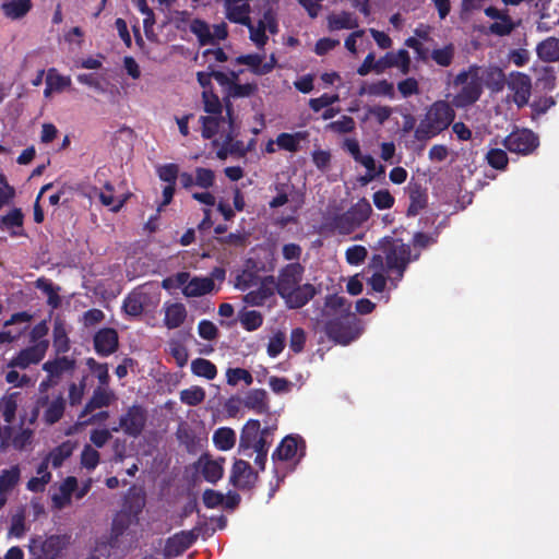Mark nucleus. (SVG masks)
I'll return each mask as SVG.
<instances>
[{"label": "nucleus", "mask_w": 559, "mask_h": 559, "mask_svg": "<svg viewBox=\"0 0 559 559\" xmlns=\"http://www.w3.org/2000/svg\"><path fill=\"white\" fill-rule=\"evenodd\" d=\"M454 86H462L454 96V104L457 107H466L475 104L481 96L484 87L491 94L503 91L507 79L498 66L481 67L471 64L468 69L462 70L453 80Z\"/></svg>", "instance_id": "obj_1"}, {"label": "nucleus", "mask_w": 559, "mask_h": 559, "mask_svg": "<svg viewBox=\"0 0 559 559\" xmlns=\"http://www.w3.org/2000/svg\"><path fill=\"white\" fill-rule=\"evenodd\" d=\"M305 266L293 262L280 269L274 276L275 292L284 300L288 309H300L320 294V286L310 283L302 284Z\"/></svg>", "instance_id": "obj_2"}, {"label": "nucleus", "mask_w": 559, "mask_h": 559, "mask_svg": "<svg viewBox=\"0 0 559 559\" xmlns=\"http://www.w3.org/2000/svg\"><path fill=\"white\" fill-rule=\"evenodd\" d=\"M381 249L384 257L382 254H373L369 262V267L378 272H382L385 269L386 272L394 273V276L390 277V282L393 287H396L413 260L411 247L402 242V240L385 237L381 240Z\"/></svg>", "instance_id": "obj_3"}, {"label": "nucleus", "mask_w": 559, "mask_h": 559, "mask_svg": "<svg viewBox=\"0 0 559 559\" xmlns=\"http://www.w3.org/2000/svg\"><path fill=\"white\" fill-rule=\"evenodd\" d=\"M455 116V110L448 102L436 100L427 108L415 129V140L426 144L445 131L453 123Z\"/></svg>", "instance_id": "obj_4"}, {"label": "nucleus", "mask_w": 559, "mask_h": 559, "mask_svg": "<svg viewBox=\"0 0 559 559\" xmlns=\"http://www.w3.org/2000/svg\"><path fill=\"white\" fill-rule=\"evenodd\" d=\"M371 213L372 207L370 203L366 199H361L346 212L329 217L325 226L340 235H349L367 222Z\"/></svg>", "instance_id": "obj_5"}, {"label": "nucleus", "mask_w": 559, "mask_h": 559, "mask_svg": "<svg viewBox=\"0 0 559 559\" xmlns=\"http://www.w3.org/2000/svg\"><path fill=\"white\" fill-rule=\"evenodd\" d=\"M356 321L354 313H341V316L328 319L324 322L323 331L333 342L348 345L358 336Z\"/></svg>", "instance_id": "obj_6"}, {"label": "nucleus", "mask_w": 559, "mask_h": 559, "mask_svg": "<svg viewBox=\"0 0 559 559\" xmlns=\"http://www.w3.org/2000/svg\"><path fill=\"white\" fill-rule=\"evenodd\" d=\"M64 547V536H35L29 540L28 551L31 559H57Z\"/></svg>", "instance_id": "obj_7"}, {"label": "nucleus", "mask_w": 559, "mask_h": 559, "mask_svg": "<svg viewBox=\"0 0 559 559\" xmlns=\"http://www.w3.org/2000/svg\"><path fill=\"white\" fill-rule=\"evenodd\" d=\"M502 144L510 153L530 155L539 146V138L530 129H518L507 135Z\"/></svg>", "instance_id": "obj_8"}, {"label": "nucleus", "mask_w": 559, "mask_h": 559, "mask_svg": "<svg viewBox=\"0 0 559 559\" xmlns=\"http://www.w3.org/2000/svg\"><path fill=\"white\" fill-rule=\"evenodd\" d=\"M201 526L190 531H180L168 537L165 542L163 554L166 558H176L189 549L199 538Z\"/></svg>", "instance_id": "obj_9"}, {"label": "nucleus", "mask_w": 559, "mask_h": 559, "mask_svg": "<svg viewBox=\"0 0 559 559\" xmlns=\"http://www.w3.org/2000/svg\"><path fill=\"white\" fill-rule=\"evenodd\" d=\"M306 454V442L298 435L286 436L272 453L273 462L300 461Z\"/></svg>", "instance_id": "obj_10"}, {"label": "nucleus", "mask_w": 559, "mask_h": 559, "mask_svg": "<svg viewBox=\"0 0 559 559\" xmlns=\"http://www.w3.org/2000/svg\"><path fill=\"white\" fill-rule=\"evenodd\" d=\"M259 479V475L254 472L245 460H236L233 464L229 481L239 490L252 489Z\"/></svg>", "instance_id": "obj_11"}, {"label": "nucleus", "mask_w": 559, "mask_h": 559, "mask_svg": "<svg viewBox=\"0 0 559 559\" xmlns=\"http://www.w3.org/2000/svg\"><path fill=\"white\" fill-rule=\"evenodd\" d=\"M48 341H39L36 344L21 349L8 364L9 368L26 369L31 365L38 364L46 355Z\"/></svg>", "instance_id": "obj_12"}, {"label": "nucleus", "mask_w": 559, "mask_h": 559, "mask_svg": "<svg viewBox=\"0 0 559 559\" xmlns=\"http://www.w3.org/2000/svg\"><path fill=\"white\" fill-rule=\"evenodd\" d=\"M146 424V412L141 405H132L119 418V426L129 437H139Z\"/></svg>", "instance_id": "obj_13"}, {"label": "nucleus", "mask_w": 559, "mask_h": 559, "mask_svg": "<svg viewBox=\"0 0 559 559\" xmlns=\"http://www.w3.org/2000/svg\"><path fill=\"white\" fill-rule=\"evenodd\" d=\"M507 84L513 92V102L515 105L520 108L527 105L532 91V80L530 75L513 71L510 73V79L507 81Z\"/></svg>", "instance_id": "obj_14"}, {"label": "nucleus", "mask_w": 559, "mask_h": 559, "mask_svg": "<svg viewBox=\"0 0 559 559\" xmlns=\"http://www.w3.org/2000/svg\"><path fill=\"white\" fill-rule=\"evenodd\" d=\"M94 349L100 357H108L119 347L118 332L114 328H103L93 337Z\"/></svg>", "instance_id": "obj_15"}, {"label": "nucleus", "mask_w": 559, "mask_h": 559, "mask_svg": "<svg viewBox=\"0 0 559 559\" xmlns=\"http://www.w3.org/2000/svg\"><path fill=\"white\" fill-rule=\"evenodd\" d=\"M274 276H264L257 289L247 293L242 300L245 304L253 307L263 306L270 298L275 295Z\"/></svg>", "instance_id": "obj_16"}, {"label": "nucleus", "mask_w": 559, "mask_h": 559, "mask_svg": "<svg viewBox=\"0 0 559 559\" xmlns=\"http://www.w3.org/2000/svg\"><path fill=\"white\" fill-rule=\"evenodd\" d=\"M37 406H46V409L43 414V420L47 425H53L63 417L66 411V400L62 394H59L55 400L50 402L49 396L44 395L37 400Z\"/></svg>", "instance_id": "obj_17"}, {"label": "nucleus", "mask_w": 559, "mask_h": 559, "mask_svg": "<svg viewBox=\"0 0 559 559\" xmlns=\"http://www.w3.org/2000/svg\"><path fill=\"white\" fill-rule=\"evenodd\" d=\"M399 68L403 74L409 72L411 57L407 50L400 49L396 53L388 52L376 61V72L381 73L389 68Z\"/></svg>", "instance_id": "obj_18"}, {"label": "nucleus", "mask_w": 559, "mask_h": 559, "mask_svg": "<svg viewBox=\"0 0 559 559\" xmlns=\"http://www.w3.org/2000/svg\"><path fill=\"white\" fill-rule=\"evenodd\" d=\"M250 1L251 0H224L226 19L231 23L249 26L251 20Z\"/></svg>", "instance_id": "obj_19"}, {"label": "nucleus", "mask_w": 559, "mask_h": 559, "mask_svg": "<svg viewBox=\"0 0 559 559\" xmlns=\"http://www.w3.org/2000/svg\"><path fill=\"white\" fill-rule=\"evenodd\" d=\"M262 432L261 424L258 419H249L241 429L240 439H239V453L251 457L252 456V445H254L255 441L259 439L260 433Z\"/></svg>", "instance_id": "obj_20"}, {"label": "nucleus", "mask_w": 559, "mask_h": 559, "mask_svg": "<svg viewBox=\"0 0 559 559\" xmlns=\"http://www.w3.org/2000/svg\"><path fill=\"white\" fill-rule=\"evenodd\" d=\"M115 399V393L111 390L104 386H97L79 414V419L85 418L97 408L108 407Z\"/></svg>", "instance_id": "obj_21"}, {"label": "nucleus", "mask_w": 559, "mask_h": 559, "mask_svg": "<svg viewBox=\"0 0 559 559\" xmlns=\"http://www.w3.org/2000/svg\"><path fill=\"white\" fill-rule=\"evenodd\" d=\"M24 214L20 207L10 210L7 214L0 216V229L8 231L11 237H23Z\"/></svg>", "instance_id": "obj_22"}, {"label": "nucleus", "mask_w": 559, "mask_h": 559, "mask_svg": "<svg viewBox=\"0 0 559 559\" xmlns=\"http://www.w3.org/2000/svg\"><path fill=\"white\" fill-rule=\"evenodd\" d=\"M409 205L407 207V215L415 216L427 205L428 195L426 189L420 183H411L408 186Z\"/></svg>", "instance_id": "obj_23"}, {"label": "nucleus", "mask_w": 559, "mask_h": 559, "mask_svg": "<svg viewBox=\"0 0 559 559\" xmlns=\"http://www.w3.org/2000/svg\"><path fill=\"white\" fill-rule=\"evenodd\" d=\"M242 404L257 414H264L269 411L267 393L264 389H252L245 395Z\"/></svg>", "instance_id": "obj_24"}, {"label": "nucleus", "mask_w": 559, "mask_h": 559, "mask_svg": "<svg viewBox=\"0 0 559 559\" xmlns=\"http://www.w3.org/2000/svg\"><path fill=\"white\" fill-rule=\"evenodd\" d=\"M74 369L75 360L68 356L57 357L43 364V370L46 371L50 378H59L64 372H71Z\"/></svg>", "instance_id": "obj_25"}, {"label": "nucleus", "mask_w": 559, "mask_h": 559, "mask_svg": "<svg viewBox=\"0 0 559 559\" xmlns=\"http://www.w3.org/2000/svg\"><path fill=\"white\" fill-rule=\"evenodd\" d=\"M33 8L32 0H10L2 3L1 9L5 17L21 20L26 16Z\"/></svg>", "instance_id": "obj_26"}, {"label": "nucleus", "mask_w": 559, "mask_h": 559, "mask_svg": "<svg viewBox=\"0 0 559 559\" xmlns=\"http://www.w3.org/2000/svg\"><path fill=\"white\" fill-rule=\"evenodd\" d=\"M359 26L358 19L350 12L342 11L338 14L332 13L328 16L330 31L354 29Z\"/></svg>", "instance_id": "obj_27"}, {"label": "nucleus", "mask_w": 559, "mask_h": 559, "mask_svg": "<svg viewBox=\"0 0 559 559\" xmlns=\"http://www.w3.org/2000/svg\"><path fill=\"white\" fill-rule=\"evenodd\" d=\"M187 319L186 306L181 302H174L165 308L164 324L167 329L179 328Z\"/></svg>", "instance_id": "obj_28"}, {"label": "nucleus", "mask_w": 559, "mask_h": 559, "mask_svg": "<svg viewBox=\"0 0 559 559\" xmlns=\"http://www.w3.org/2000/svg\"><path fill=\"white\" fill-rule=\"evenodd\" d=\"M214 289V281L211 277H192L182 288L187 297H199L211 293Z\"/></svg>", "instance_id": "obj_29"}, {"label": "nucleus", "mask_w": 559, "mask_h": 559, "mask_svg": "<svg viewBox=\"0 0 559 559\" xmlns=\"http://www.w3.org/2000/svg\"><path fill=\"white\" fill-rule=\"evenodd\" d=\"M78 489V479L74 476H68L59 487V493L53 495L52 501L59 509L71 502L72 493Z\"/></svg>", "instance_id": "obj_30"}, {"label": "nucleus", "mask_w": 559, "mask_h": 559, "mask_svg": "<svg viewBox=\"0 0 559 559\" xmlns=\"http://www.w3.org/2000/svg\"><path fill=\"white\" fill-rule=\"evenodd\" d=\"M537 56L545 62L559 60V38L549 37L537 45Z\"/></svg>", "instance_id": "obj_31"}, {"label": "nucleus", "mask_w": 559, "mask_h": 559, "mask_svg": "<svg viewBox=\"0 0 559 559\" xmlns=\"http://www.w3.org/2000/svg\"><path fill=\"white\" fill-rule=\"evenodd\" d=\"M213 442L221 451H228L236 444V432L229 427H221L213 433Z\"/></svg>", "instance_id": "obj_32"}, {"label": "nucleus", "mask_w": 559, "mask_h": 559, "mask_svg": "<svg viewBox=\"0 0 559 559\" xmlns=\"http://www.w3.org/2000/svg\"><path fill=\"white\" fill-rule=\"evenodd\" d=\"M190 31L197 36L201 46L214 45V36L212 35L210 25L205 21L201 19L192 20Z\"/></svg>", "instance_id": "obj_33"}, {"label": "nucleus", "mask_w": 559, "mask_h": 559, "mask_svg": "<svg viewBox=\"0 0 559 559\" xmlns=\"http://www.w3.org/2000/svg\"><path fill=\"white\" fill-rule=\"evenodd\" d=\"M36 288L41 290L47 296V304L53 309L61 305V298L59 296L60 287L55 286L49 280L40 277L35 283Z\"/></svg>", "instance_id": "obj_34"}, {"label": "nucleus", "mask_w": 559, "mask_h": 559, "mask_svg": "<svg viewBox=\"0 0 559 559\" xmlns=\"http://www.w3.org/2000/svg\"><path fill=\"white\" fill-rule=\"evenodd\" d=\"M237 64H246L255 75H264L270 73L269 66H262V57L258 53L241 55L235 59Z\"/></svg>", "instance_id": "obj_35"}, {"label": "nucleus", "mask_w": 559, "mask_h": 559, "mask_svg": "<svg viewBox=\"0 0 559 559\" xmlns=\"http://www.w3.org/2000/svg\"><path fill=\"white\" fill-rule=\"evenodd\" d=\"M144 299L145 295L142 293H131L124 300L122 308L124 312L131 317H139L144 311Z\"/></svg>", "instance_id": "obj_36"}, {"label": "nucleus", "mask_w": 559, "mask_h": 559, "mask_svg": "<svg viewBox=\"0 0 559 559\" xmlns=\"http://www.w3.org/2000/svg\"><path fill=\"white\" fill-rule=\"evenodd\" d=\"M331 311H333L335 316H341V313H352L350 304L345 297L329 295L325 298L324 316H329Z\"/></svg>", "instance_id": "obj_37"}, {"label": "nucleus", "mask_w": 559, "mask_h": 559, "mask_svg": "<svg viewBox=\"0 0 559 559\" xmlns=\"http://www.w3.org/2000/svg\"><path fill=\"white\" fill-rule=\"evenodd\" d=\"M191 371L198 377H203L207 380H213L217 374L216 366L209 359L195 358L191 362Z\"/></svg>", "instance_id": "obj_38"}, {"label": "nucleus", "mask_w": 559, "mask_h": 559, "mask_svg": "<svg viewBox=\"0 0 559 559\" xmlns=\"http://www.w3.org/2000/svg\"><path fill=\"white\" fill-rule=\"evenodd\" d=\"M225 118L223 116H201L199 121L202 124V138L205 140L213 139L219 129L222 122H224Z\"/></svg>", "instance_id": "obj_39"}, {"label": "nucleus", "mask_w": 559, "mask_h": 559, "mask_svg": "<svg viewBox=\"0 0 559 559\" xmlns=\"http://www.w3.org/2000/svg\"><path fill=\"white\" fill-rule=\"evenodd\" d=\"M73 453V445L70 441H66L61 443L60 445L56 447L53 450L50 451L48 455V460L51 463L53 468L60 467L63 462L70 457Z\"/></svg>", "instance_id": "obj_40"}, {"label": "nucleus", "mask_w": 559, "mask_h": 559, "mask_svg": "<svg viewBox=\"0 0 559 559\" xmlns=\"http://www.w3.org/2000/svg\"><path fill=\"white\" fill-rule=\"evenodd\" d=\"M202 100L205 112L212 116H222L224 102H221L219 97L214 93L213 90L203 91Z\"/></svg>", "instance_id": "obj_41"}, {"label": "nucleus", "mask_w": 559, "mask_h": 559, "mask_svg": "<svg viewBox=\"0 0 559 559\" xmlns=\"http://www.w3.org/2000/svg\"><path fill=\"white\" fill-rule=\"evenodd\" d=\"M16 397L17 393H12L2 397L0 401V413L7 424H11L15 418V413L17 409Z\"/></svg>", "instance_id": "obj_42"}, {"label": "nucleus", "mask_w": 559, "mask_h": 559, "mask_svg": "<svg viewBox=\"0 0 559 559\" xmlns=\"http://www.w3.org/2000/svg\"><path fill=\"white\" fill-rule=\"evenodd\" d=\"M239 321L246 331L253 332L262 326L263 316L257 310H248L240 313Z\"/></svg>", "instance_id": "obj_43"}, {"label": "nucleus", "mask_w": 559, "mask_h": 559, "mask_svg": "<svg viewBox=\"0 0 559 559\" xmlns=\"http://www.w3.org/2000/svg\"><path fill=\"white\" fill-rule=\"evenodd\" d=\"M205 400V391L203 388L193 385L180 392V401L189 406H197Z\"/></svg>", "instance_id": "obj_44"}, {"label": "nucleus", "mask_w": 559, "mask_h": 559, "mask_svg": "<svg viewBox=\"0 0 559 559\" xmlns=\"http://www.w3.org/2000/svg\"><path fill=\"white\" fill-rule=\"evenodd\" d=\"M71 78L60 74L57 69L50 68L47 71L46 84L55 88V92H62L71 86Z\"/></svg>", "instance_id": "obj_45"}, {"label": "nucleus", "mask_w": 559, "mask_h": 559, "mask_svg": "<svg viewBox=\"0 0 559 559\" xmlns=\"http://www.w3.org/2000/svg\"><path fill=\"white\" fill-rule=\"evenodd\" d=\"M302 138L300 132L294 134L283 132L277 135L276 143L280 148L295 153L299 150V142Z\"/></svg>", "instance_id": "obj_46"}, {"label": "nucleus", "mask_w": 559, "mask_h": 559, "mask_svg": "<svg viewBox=\"0 0 559 559\" xmlns=\"http://www.w3.org/2000/svg\"><path fill=\"white\" fill-rule=\"evenodd\" d=\"M224 474L223 465L218 461L207 460L202 467V475L209 483H217Z\"/></svg>", "instance_id": "obj_47"}, {"label": "nucleus", "mask_w": 559, "mask_h": 559, "mask_svg": "<svg viewBox=\"0 0 559 559\" xmlns=\"http://www.w3.org/2000/svg\"><path fill=\"white\" fill-rule=\"evenodd\" d=\"M20 480L19 466L2 471L0 475V492H8L15 487Z\"/></svg>", "instance_id": "obj_48"}, {"label": "nucleus", "mask_w": 559, "mask_h": 559, "mask_svg": "<svg viewBox=\"0 0 559 559\" xmlns=\"http://www.w3.org/2000/svg\"><path fill=\"white\" fill-rule=\"evenodd\" d=\"M486 160L490 167L497 170H504L509 163L506 151L501 148H490L486 154Z\"/></svg>", "instance_id": "obj_49"}, {"label": "nucleus", "mask_w": 559, "mask_h": 559, "mask_svg": "<svg viewBox=\"0 0 559 559\" xmlns=\"http://www.w3.org/2000/svg\"><path fill=\"white\" fill-rule=\"evenodd\" d=\"M454 46L453 44H448L443 48L433 49L431 52L432 60L440 67H449L454 58Z\"/></svg>", "instance_id": "obj_50"}, {"label": "nucleus", "mask_w": 559, "mask_h": 559, "mask_svg": "<svg viewBox=\"0 0 559 559\" xmlns=\"http://www.w3.org/2000/svg\"><path fill=\"white\" fill-rule=\"evenodd\" d=\"M258 91V85L255 83H246V84H233L227 91L224 97L230 98H242L249 97L253 95Z\"/></svg>", "instance_id": "obj_51"}, {"label": "nucleus", "mask_w": 559, "mask_h": 559, "mask_svg": "<svg viewBox=\"0 0 559 559\" xmlns=\"http://www.w3.org/2000/svg\"><path fill=\"white\" fill-rule=\"evenodd\" d=\"M53 347L58 354H64L70 349V340L62 324L53 326Z\"/></svg>", "instance_id": "obj_52"}, {"label": "nucleus", "mask_w": 559, "mask_h": 559, "mask_svg": "<svg viewBox=\"0 0 559 559\" xmlns=\"http://www.w3.org/2000/svg\"><path fill=\"white\" fill-rule=\"evenodd\" d=\"M227 383L229 385H236L239 381H243L247 385H251L253 382L252 374L243 368H229L226 372Z\"/></svg>", "instance_id": "obj_53"}, {"label": "nucleus", "mask_w": 559, "mask_h": 559, "mask_svg": "<svg viewBox=\"0 0 559 559\" xmlns=\"http://www.w3.org/2000/svg\"><path fill=\"white\" fill-rule=\"evenodd\" d=\"M158 178L167 185H176L179 176V166L175 163L162 165L156 170Z\"/></svg>", "instance_id": "obj_54"}, {"label": "nucleus", "mask_w": 559, "mask_h": 559, "mask_svg": "<svg viewBox=\"0 0 559 559\" xmlns=\"http://www.w3.org/2000/svg\"><path fill=\"white\" fill-rule=\"evenodd\" d=\"M100 455L97 450L86 444L81 453V465L88 471H93L99 464Z\"/></svg>", "instance_id": "obj_55"}, {"label": "nucleus", "mask_w": 559, "mask_h": 559, "mask_svg": "<svg viewBox=\"0 0 559 559\" xmlns=\"http://www.w3.org/2000/svg\"><path fill=\"white\" fill-rule=\"evenodd\" d=\"M500 22H493L489 26V32L497 36H507L512 33L515 28V24L509 14L499 20Z\"/></svg>", "instance_id": "obj_56"}, {"label": "nucleus", "mask_w": 559, "mask_h": 559, "mask_svg": "<svg viewBox=\"0 0 559 559\" xmlns=\"http://www.w3.org/2000/svg\"><path fill=\"white\" fill-rule=\"evenodd\" d=\"M215 183V173L210 168H195V186L202 189H210Z\"/></svg>", "instance_id": "obj_57"}, {"label": "nucleus", "mask_w": 559, "mask_h": 559, "mask_svg": "<svg viewBox=\"0 0 559 559\" xmlns=\"http://www.w3.org/2000/svg\"><path fill=\"white\" fill-rule=\"evenodd\" d=\"M355 120L350 116L344 115L341 119L330 122L326 126V129L338 134H345L352 132L355 129Z\"/></svg>", "instance_id": "obj_58"}, {"label": "nucleus", "mask_w": 559, "mask_h": 559, "mask_svg": "<svg viewBox=\"0 0 559 559\" xmlns=\"http://www.w3.org/2000/svg\"><path fill=\"white\" fill-rule=\"evenodd\" d=\"M368 255V251L364 246L355 245L347 248L345 252L346 262L350 265L361 264Z\"/></svg>", "instance_id": "obj_59"}, {"label": "nucleus", "mask_w": 559, "mask_h": 559, "mask_svg": "<svg viewBox=\"0 0 559 559\" xmlns=\"http://www.w3.org/2000/svg\"><path fill=\"white\" fill-rule=\"evenodd\" d=\"M368 93L373 96H394V86L388 80H380L368 87Z\"/></svg>", "instance_id": "obj_60"}, {"label": "nucleus", "mask_w": 559, "mask_h": 559, "mask_svg": "<svg viewBox=\"0 0 559 559\" xmlns=\"http://www.w3.org/2000/svg\"><path fill=\"white\" fill-rule=\"evenodd\" d=\"M372 199L373 204L378 210H389L395 202L394 197L386 189L376 191Z\"/></svg>", "instance_id": "obj_61"}, {"label": "nucleus", "mask_w": 559, "mask_h": 559, "mask_svg": "<svg viewBox=\"0 0 559 559\" xmlns=\"http://www.w3.org/2000/svg\"><path fill=\"white\" fill-rule=\"evenodd\" d=\"M286 336L283 332L275 333L269 341L267 354L270 357H277L285 348Z\"/></svg>", "instance_id": "obj_62"}, {"label": "nucleus", "mask_w": 559, "mask_h": 559, "mask_svg": "<svg viewBox=\"0 0 559 559\" xmlns=\"http://www.w3.org/2000/svg\"><path fill=\"white\" fill-rule=\"evenodd\" d=\"M306 332L301 328L292 330L289 338V347L295 354H299L304 350L306 344Z\"/></svg>", "instance_id": "obj_63"}, {"label": "nucleus", "mask_w": 559, "mask_h": 559, "mask_svg": "<svg viewBox=\"0 0 559 559\" xmlns=\"http://www.w3.org/2000/svg\"><path fill=\"white\" fill-rule=\"evenodd\" d=\"M337 100H338V95L337 94L331 95V94L324 93L320 97L311 98L309 100V107L314 112H318L321 109L326 108V107L333 105Z\"/></svg>", "instance_id": "obj_64"}]
</instances>
